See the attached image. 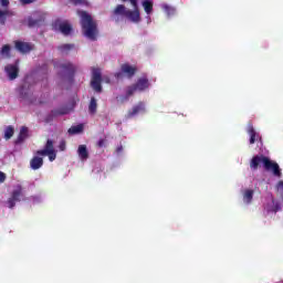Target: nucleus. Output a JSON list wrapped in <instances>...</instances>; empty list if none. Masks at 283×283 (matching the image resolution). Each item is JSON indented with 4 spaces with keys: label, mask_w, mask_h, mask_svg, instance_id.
<instances>
[{
    "label": "nucleus",
    "mask_w": 283,
    "mask_h": 283,
    "mask_svg": "<svg viewBox=\"0 0 283 283\" xmlns=\"http://www.w3.org/2000/svg\"><path fill=\"white\" fill-rule=\"evenodd\" d=\"M46 156H49V160L51 163H54V160H56V150H53L52 153H48Z\"/></svg>",
    "instance_id": "nucleus-34"
},
{
    "label": "nucleus",
    "mask_w": 283,
    "mask_h": 283,
    "mask_svg": "<svg viewBox=\"0 0 283 283\" xmlns=\"http://www.w3.org/2000/svg\"><path fill=\"white\" fill-rule=\"evenodd\" d=\"M126 19H129V21H132L133 23L140 22V11H138V4L137 8H134V11H127Z\"/></svg>",
    "instance_id": "nucleus-13"
},
{
    "label": "nucleus",
    "mask_w": 283,
    "mask_h": 283,
    "mask_svg": "<svg viewBox=\"0 0 283 283\" xmlns=\"http://www.w3.org/2000/svg\"><path fill=\"white\" fill-rule=\"evenodd\" d=\"M10 14V11L6 10H0V24L6 25V17Z\"/></svg>",
    "instance_id": "nucleus-30"
},
{
    "label": "nucleus",
    "mask_w": 283,
    "mask_h": 283,
    "mask_svg": "<svg viewBox=\"0 0 283 283\" xmlns=\"http://www.w3.org/2000/svg\"><path fill=\"white\" fill-rule=\"evenodd\" d=\"M57 50L61 54H70V51L74 50V44H62L57 46Z\"/></svg>",
    "instance_id": "nucleus-25"
},
{
    "label": "nucleus",
    "mask_w": 283,
    "mask_h": 283,
    "mask_svg": "<svg viewBox=\"0 0 283 283\" xmlns=\"http://www.w3.org/2000/svg\"><path fill=\"white\" fill-rule=\"evenodd\" d=\"M164 12H166L167 17H174V14H176V8L167 4V3H164L161 6Z\"/></svg>",
    "instance_id": "nucleus-27"
},
{
    "label": "nucleus",
    "mask_w": 283,
    "mask_h": 283,
    "mask_svg": "<svg viewBox=\"0 0 283 283\" xmlns=\"http://www.w3.org/2000/svg\"><path fill=\"white\" fill-rule=\"evenodd\" d=\"M1 8H9L10 7V0H0Z\"/></svg>",
    "instance_id": "nucleus-36"
},
{
    "label": "nucleus",
    "mask_w": 283,
    "mask_h": 283,
    "mask_svg": "<svg viewBox=\"0 0 283 283\" xmlns=\"http://www.w3.org/2000/svg\"><path fill=\"white\" fill-rule=\"evenodd\" d=\"M8 76H9V81H14L15 78H18L19 76V66L14 65V64H9L4 67Z\"/></svg>",
    "instance_id": "nucleus-10"
},
{
    "label": "nucleus",
    "mask_w": 283,
    "mask_h": 283,
    "mask_svg": "<svg viewBox=\"0 0 283 283\" xmlns=\"http://www.w3.org/2000/svg\"><path fill=\"white\" fill-rule=\"evenodd\" d=\"M105 143H106V139L101 138V139L97 142V147H99V148L105 147Z\"/></svg>",
    "instance_id": "nucleus-39"
},
{
    "label": "nucleus",
    "mask_w": 283,
    "mask_h": 283,
    "mask_svg": "<svg viewBox=\"0 0 283 283\" xmlns=\"http://www.w3.org/2000/svg\"><path fill=\"white\" fill-rule=\"evenodd\" d=\"M25 138H28V127L22 126L17 139L14 140V144L21 145V143H23Z\"/></svg>",
    "instance_id": "nucleus-15"
},
{
    "label": "nucleus",
    "mask_w": 283,
    "mask_h": 283,
    "mask_svg": "<svg viewBox=\"0 0 283 283\" xmlns=\"http://www.w3.org/2000/svg\"><path fill=\"white\" fill-rule=\"evenodd\" d=\"M54 150V142L52 139H48L44 146V149L36 150V156H48V154H52Z\"/></svg>",
    "instance_id": "nucleus-11"
},
{
    "label": "nucleus",
    "mask_w": 283,
    "mask_h": 283,
    "mask_svg": "<svg viewBox=\"0 0 283 283\" xmlns=\"http://www.w3.org/2000/svg\"><path fill=\"white\" fill-rule=\"evenodd\" d=\"M276 189H277V191H281L283 193V181L282 180L277 182Z\"/></svg>",
    "instance_id": "nucleus-40"
},
{
    "label": "nucleus",
    "mask_w": 283,
    "mask_h": 283,
    "mask_svg": "<svg viewBox=\"0 0 283 283\" xmlns=\"http://www.w3.org/2000/svg\"><path fill=\"white\" fill-rule=\"evenodd\" d=\"M260 165H263L265 171H272L273 176H275L276 178H282V169L280 168V165L271 160V158L264 155L253 156L250 161V168L253 171H258Z\"/></svg>",
    "instance_id": "nucleus-1"
},
{
    "label": "nucleus",
    "mask_w": 283,
    "mask_h": 283,
    "mask_svg": "<svg viewBox=\"0 0 283 283\" xmlns=\"http://www.w3.org/2000/svg\"><path fill=\"white\" fill-rule=\"evenodd\" d=\"M137 88L135 86V84L130 85V86H127L126 88V96L129 97V96H134V94H136Z\"/></svg>",
    "instance_id": "nucleus-31"
},
{
    "label": "nucleus",
    "mask_w": 283,
    "mask_h": 283,
    "mask_svg": "<svg viewBox=\"0 0 283 283\" xmlns=\"http://www.w3.org/2000/svg\"><path fill=\"white\" fill-rule=\"evenodd\" d=\"M53 116H65V114H70V109L67 108H60L52 111Z\"/></svg>",
    "instance_id": "nucleus-29"
},
{
    "label": "nucleus",
    "mask_w": 283,
    "mask_h": 283,
    "mask_svg": "<svg viewBox=\"0 0 283 283\" xmlns=\"http://www.w3.org/2000/svg\"><path fill=\"white\" fill-rule=\"evenodd\" d=\"M59 149H60V151H65V149H66L65 139H62V140L60 142Z\"/></svg>",
    "instance_id": "nucleus-35"
},
{
    "label": "nucleus",
    "mask_w": 283,
    "mask_h": 283,
    "mask_svg": "<svg viewBox=\"0 0 283 283\" xmlns=\"http://www.w3.org/2000/svg\"><path fill=\"white\" fill-rule=\"evenodd\" d=\"M116 151L117 154H120V151H123V146L117 147Z\"/></svg>",
    "instance_id": "nucleus-41"
},
{
    "label": "nucleus",
    "mask_w": 283,
    "mask_h": 283,
    "mask_svg": "<svg viewBox=\"0 0 283 283\" xmlns=\"http://www.w3.org/2000/svg\"><path fill=\"white\" fill-rule=\"evenodd\" d=\"M21 198H23V187L18 185L11 192V197L7 200L8 208L17 207V202H21Z\"/></svg>",
    "instance_id": "nucleus-7"
},
{
    "label": "nucleus",
    "mask_w": 283,
    "mask_h": 283,
    "mask_svg": "<svg viewBox=\"0 0 283 283\" xmlns=\"http://www.w3.org/2000/svg\"><path fill=\"white\" fill-rule=\"evenodd\" d=\"M260 165H263L265 171H272L273 176H275L276 178H282V169L280 168V165L271 160V158L264 155L253 156L250 161V168L253 171H258Z\"/></svg>",
    "instance_id": "nucleus-2"
},
{
    "label": "nucleus",
    "mask_w": 283,
    "mask_h": 283,
    "mask_svg": "<svg viewBox=\"0 0 283 283\" xmlns=\"http://www.w3.org/2000/svg\"><path fill=\"white\" fill-rule=\"evenodd\" d=\"M247 132L250 136V145H255V138H258V133L255 132L253 124H248Z\"/></svg>",
    "instance_id": "nucleus-18"
},
{
    "label": "nucleus",
    "mask_w": 283,
    "mask_h": 283,
    "mask_svg": "<svg viewBox=\"0 0 283 283\" xmlns=\"http://www.w3.org/2000/svg\"><path fill=\"white\" fill-rule=\"evenodd\" d=\"M102 82L103 75L101 74V69H93L91 87L94 90V92H97V94L103 92V85H101Z\"/></svg>",
    "instance_id": "nucleus-6"
},
{
    "label": "nucleus",
    "mask_w": 283,
    "mask_h": 283,
    "mask_svg": "<svg viewBox=\"0 0 283 283\" xmlns=\"http://www.w3.org/2000/svg\"><path fill=\"white\" fill-rule=\"evenodd\" d=\"M11 50L12 48L10 46V44H4L0 50L1 56H3L4 59H10L12 56L10 54Z\"/></svg>",
    "instance_id": "nucleus-23"
},
{
    "label": "nucleus",
    "mask_w": 283,
    "mask_h": 283,
    "mask_svg": "<svg viewBox=\"0 0 283 283\" xmlns=\"http://www.w3.org/2000/svg\"><path fill=\"white\" fill-rule=\"evenodd\" d=\"M137 92H145V90H149V78L139 77L137 82L134 84Z\"/></svg>",
    "instance_id": "nucleus-12"
},
{
    "label": "nucleus",
    "mask_w": 283,
    "mask_h": 283,
    "mask_svg": "<svg viewBox=\"0 0 283 283\" xmlns=\"http://www.w3.org/2000/svg\"><path fill=\"white\" fill-rule=\"evenodd\" d=\"M98 109V103L96 102L95 97H92L88 104V113L94 116Z\"/></svg>",
    "instance_id": "nucleus-21"
},
{
    "label": "nucleus",
    "mask_w": 283,
    "mask_h": 283,
    "mask_svg": "<svg viewBox=\"0 0 283 283\" xmlns=\"http://www.w3.org/2000/svg\"><path fill=\"white\" fill-rule=\"evenodd\" d=\"M105 82H106V83H109V77H105Z\"/></svg>",
    "instance_id": "nucleus-42"
},
{
    "label": "nucleus",
    "mask_w": 283,
    "mask_h": 283,
    "mask_svg": "<svg viewBox=\"0 0 283 283\" xmlns=\"http://www.w3.org/2000/svg\"><path fill=\"white\" fill-rule=\"evenodd\" d=\"M77 155L82 160H87L90 158V151L86 145H80L77 148Z\"/></svg>",
    "instance_id": "nucleus-17"
},
{
    "label": "nucleus",
    "mask_w": 283,
    "mask_h": 283,
    "mask_svg": "<svg viewBox=\"0 0 283 283\" xmlns=\"http://www.w3.org/2000/svg\"><path fill=\"white\" fill-rule=\"evenodd\" d=\"M142 6H143L146 14H151V12H154V1H151V0H144L142 2Z\"/></svg>",
    "instance_id": "nucleus-19"
},
{
    "label": "nucleus",
    "mask_w": 283,
    "mask_h": 283,
    "mask_svg": "<svg viewBox=\"0 0 283 283\" xmlns=\"http://www.w3.org/2000/svg\"><path fill=\"white\" fill-rule=\"evenodd\" d=\"M34 1L36 0H20V3H22V6H28L30 3H34Z\"/></svg>",
    "instance_id": "nucleus-38"
},
{
    "label": "nucleus",
    "mask_w": 283,
    "mask_h": 283,
    "mask_svg": "<svg viewBox=\"0 0 283 283\" xmlns=\"http://www.w3.org/2000/svg\"><path fill=\"white\" fill-rule=\"evenodd\" d=\"M127 12H129V10H127L125 4H118L113 11V14L114 17H127Z\"/></svg>",
    "instance_id": "nucleus-16"
},
{
    "label": "nucleus",
    "mask_w": 283,
    "mask_h": 283,
    "mask_svg": "<svg viewBox=\"0 0 283 283\" xmlns=\"http://www.w3.org/2000/svg\"><path fill=\"white\" fill-rule=\"evenodd\" d=\"M67 133L71 134V136H74L76 134H83V124L72 126L71 128H69Z\"/></svg>",
    "instance_id": "nucleus-26"
},
{
    "label": "nucleus",
    "mask_w": 283,
    "mask_h": 283,
    "mask_svg": "<svg viewBox=\"0 0 283 283\" xmlns=\"http://www.w3.org/2000/svg\"><path fill=\"white\" fill-rule=\"evenodd\" d=\"M73 6H87V0H70Z\"/></svg>",
    "instance_id": "nucleus-33"
},
{
    "label": "nucleus",
    "mask_w": 283,
    "mask_h": 283,
    "mask_svg": "<svg viewBox=\"0 0 283 283\" xmlns=\"http://www.w3.org/2000/svg\"><path fill=\"white\" fill-rule=\"evenodd\" d=\"M77 14L81 18L80 23L84 36L90 39V41H96V36H98V24H96V21H94L87 11L78 10Z\"/></svg>",
    "instance_id": "nucleus-3"
},
{
    "label": "nucleus",
    "mask_w": 283,
    "mask_h": 283,
    "mask_svg": "<svg viewBox=\"0 0 283 283\" xmlns=\"http://www.w3.org/2000/svg\"><path fill=\"white\" fill-rule=\"evenodd\" d=\"M30 167L31 169H33L34 171H36V169H41L43 167V159L39 156H34L31 160H30Z\"/></svg>",
    "instance_id": "nucleus-14"
},
{
    "label": "nucleus",
    "mask_w": 283,
    "mask_h": 283,
    "mask_svg": "<svg viewBox=\"0 0 283 283\" xmlns=\"http://www.w3.org/2000/svg\"><path fill=\"white\" fill-rule=\"evenodd\" d=\"M6 178H7L6 172L0 171V185L6 182Z\"/></svg>",
    "instance_id": "nucleus-37"
},
{
    "label": "nucleus",
    "mask_w": 283,
    "mask_h": 283,
    "mask_svg": "<svg viewBox=\"0 0 283 283\" xmlns=\"http://www.w3.org/2000/svg\"><path fill=\"white\" fill-rule=\"evenodd\" d=\"M14 49L20 54H30L32 51H34V44L30 42H23L20 40H15L14 42Z\"/></svg>",
    "instance_id": "nucleus-8"
},
{
    "label": "nucleus",
    "mask_w": 283,
    "mask_h": 283,
    "mask_svg": "<svg viewBox=\"0 0 283 283\" xmlns=\"http://www.w3.org/2000/svg\"><path fill=\"white\" fill-rule=\"evenodd\" d=\"M12 136H14V127L8 126L4 129V139L6 140H10V138H12Z\"/></svg>",
    "instance_id": "nucleus-28"
},
{
    "label": "nucleus",
    "mask_w": 283,
    "mask_h": 283,
    "mask_svg": "<svg viewBox=\"0 0 283 283\" xmlns=\"http://www.w3.org/2000/svg\"><path fill=\"white\" fill-rule=\"evenodd\" d=\"M253 193H254V191L251 189L244 190L243 201L245 202V205H251V202H253Z\"/></svg>",
    "instance_id": "nucleus-22"
},
{
    "label": "nucleus",
    "mask_w": 283,
    "mask_h": 283,
    "mask_svg": "<svg viewBox=\"0 0 283 283\" xmlns=\"http://www.w3.org/2000/svg\"><path fill=\"white\" fill-rule=\"evenodd\" d=\"M136 72H138V69L136 66L125 63L120 65V71L116 72L114 76L117 81H123L125 76L126 78H134Z\"/></svg>",
    "instance_id": "nucleus-5"
},
{
    "label": "nucleus",
    "mask_w": 283,
    "mask_h": 283,
    "mask_svg": "<svg viewBox=\"0 0 283 283\" xmlns=\"http://www.w3.org/2000/svg\"><path fill=\"white\" fill-rule=\"evenodd\" d=\"M272 203H273L272 208L269 206L265 208L266 212L268 213H271V212L277 213V211H280L282 209V207L280 206V202H275V199H272Z\"/></svg>",
    "instance_id": "nucleus-24"
},
{
    "label": "nucleus",
    "mask_w": 283,
    "mask_h": 283,
    "mask_svg": "<svg viewBox=\"0 0 283 283\" xmlns=\"http://www.w3.org/2000/svg\"><path fill=\"white\" fill-rule=\"evenodd\" d=\"M39 23H40L39 20H34L33 18L28 19V27L29 28H36V25H39Z\"/></svg>",
    "instance_id": "nucleus-32"
},
{
    "label": "nucleus",
    "mask_w": 283,
    "mask_h": 283,
    "mask_svg": "<svg viewBox=\"0 0 283 283\" xmlns=\"http://www.w3.org/2000/svg\"><path fill=\"white\" fill-rule=\"evenodd\" d=\"M56 67L60 69L59 75L62 78H67L72 83L74 81V74H76V66L72 64V62H63L61 64H57Z\"/></svg>",
    "instance_id": "nucleus-4"
},
{
    "label": "nucleus",
    "mask_w": 283,
    "mask_h": 283,
    "mask_svg": "<svg viewBox=\"0 0 283 283\" xmlns=\"http://www.w3.org/2000/svg\"><path fill=\"white\" fill-rule=\"evenodd\" d=\"M138 114H145V103L143 102H139L128 111L127 118H134V116H138Z\"/></svg>",
    "instance_id": "nucleus-9"
},
{
    "label": "nucleus",
    "mask_w": 283,
    "mask_h": 283,
    "mask_svg": "<svg viewBox=\"0 0 283 283\" xmlns=\"http://www.w3.org/2000/svg\"><path fill=\"white\" fill-rule=\"evenodd\" d=\"M59 28H60V32H62L64 36H67L72 32V25H70V23L67 22L60 23Z\"/></svg>",
    "instance_id": "nucleus-20"
}]
</instances>
